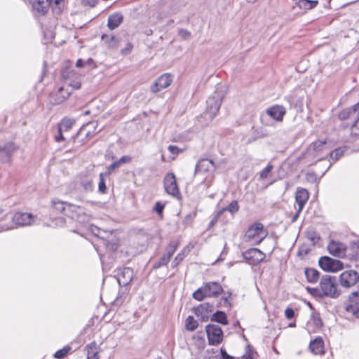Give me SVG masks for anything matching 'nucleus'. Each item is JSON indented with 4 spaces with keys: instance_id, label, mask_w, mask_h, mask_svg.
<instances>
[{
    "instance_id": "09e8293b",
    "label": "nucleus",
    "mask_w": 359,
    "mask_h": 359,
    "mask_svg": "<svg viewBox=\"0 0 359 359\" xmlns=\"http://www.w3.org/2000/svg\"><path fill=\"white\" fill-rule=\"evenodd\" d=\"M91 231L97 237H100L103 238L102 233H105L104 231L101 230L100 229L97 228L96 226H92Z\"/></svg>"
},
{
    "instance_id": "7c9ffc66",
    "label": "nucleus",
    "mask_w": 359,
    "mask_h": 359,
    "mask_svg": "<svg viewBox=\"0 0 359 359\" xmlns=\"http://www.w3.org/2000/svg\"><path fill=\"white\" fill-rule=\"evenodd\" d=\"M211 321L217 322L224 325L228 324V320L226 313L221 311H217L212 315L211 317Z\"/></svg>"
},
{
    "instance_id": "473e14b6",
    "label": "nucleus",
    "mask_w": 359,
    "mask_h": 359,
    "mask_svg": "<svg viewBox=\"0 0 359 359\" xmlns=\"http://www.w3.org/2000/svg\"><path fill=\"white\" fill-rule=\"evenodd\" d=\"M318 2L316 0H299L297 6L303 10H310L315 8Z\"/></svg>"
},
{
    "instance_id": "a18cd8bd",
    "label": "nucleus",
    "mask_w": 359,
    "mask_h": 359,
    "mask_svg": "<svg viewBox=\"0 0 359 359\" xmlns=\"http://www.w3.org/2000/svg\"><path fill=\"white\" fill-rule=\"evenodd\" d=\"M121 166V164L119 163L118 161H116L114 163H112L111 165H109L107 169V174H111L115 169L118 168Z\"/></svg>"
},
{
    "instance_id": "37998d69",
    "label": "nucleus",
    "mask_w": 359,
    "mask_h": 359,
    "mask_svg": "<svg viewBox=\"0 0 359 359\" xmlns=\"http://www.w3.org/2000/svg\"><path fill=\"white\" fill-rule=\"evenodd\" d=\"M273 169V165L269 164L262 172H260L259 177L262 180L266 179L269 174L271 172Z\"/></svg>"
},
{
    "instance_id": "49530a36",
    "label": "nucleus",
    "mask_w": 359,
    "mask_h": 359,
    "mask_svg": "<svg viewBox=\"0 0 359 359\" xmlns=\"http://www.w3.org/2000/svg\"><path fill=\"white\" fill-rule=\"evenodd\" d=\"M82 186L86 191H91L93 190V182L91 180L83 182Z\"/></svg>"
},
{
    "instance_id": "de8ad7c7",
    "label": "nucleus",
    "mask_w": 359,
    "mask_h": 359,
    "mask_svg": "<svg viewBox=\"0 0 359 359\" xmlns=\"http://www.w3.org/2000/svg\"><path fill=\"white\" fill-rule=\"evenodd\" d=\"M179 35L183 39H189L191 36V33L184 29H181L179 30Z\"/></svg>"
},
{
    "instance_id": "13d9d810",
    "label": "nucleus",
    "mask_w": 359,
    "mask_h": 359,
    "mask_svg": "<svg viewBox=\"0 0 359 359\" xmlns=\"http://www.w3.org/2000/svg\"><path fill=\"white\" fill-rule=\"evenodd\" d=\"M65 0H54V4H55V6H57V8L59 10V11H61V4Z\"/></svg>"
},
{
    "instance_id": "c03bdc74",
    "label": "nucleus",
    "mask_w": 359,
    "mask_h": 359,
    "mask_svg": "<svg viewBox=\"0 0 359 359\" xmlns=\"http://www.w3.org/2000/svg\"><path fill=\"white\" fill-rule=\"evenodd\" d=\"M311 319L313 323L316 325V327H320L323 325V322L318 314L313 313L311 316Z\"/></svg>"
},
{
    "instance_id": "e433bc0d",
    "label": "nucleus",
    "mask_w": 359,
    "mask_h": 359,
    "mask_svg": "<svg viewBox=\"0 0 359 359\" xmlns=\"http://www.w3.org/2000/svg\"><path fill=\"white\" fill-rule=\"evenodd\" d=\"M109 175L106 172H101L99 175V184H98V190L100 193H105L107 187L105 184V177Z\"/></svg>"
},
{
    "instance_id": "39448f33",
    "label": "nucleus",
    "mask_w": 359,
    "mask_h": 359,
    "mask_svg": "<svg viewBox=\"0 0 359 359\" xmlns=\"http://www.w3.org/2000/svg\"><path fill=\"white\" fill-rule=\"evenodd\" d=\"M67 216L77 221L79 223L85 224L91 219V214L83 207L70 203L67 208Z\"/></svg>"
},
{
    "instance_id": "9b49d317",
    "label": "nucleus",
    "mask_w": 359,
    "mask_h": 359,
    "mask_svg": "<svg viewBox=\"0 0 359 359\" xmlns=\"http://www.w3.org/2000/svg\"><path fill=\"white\" fill-rule=\"evenodd\" d=\"M359 280V274L353 270L344 271L340 275V284L344 287L353 286Z\"/></svg>"
},
{
    "instance_id": "a211bd4d",
    "label": "nucleus",
    "mask_w": 359,
    "mask_h": 359,
    "mask_svg": "<svg viewBox=\"0 0 359 359\" xmlns=\"http://www.w3.org/2000/svg\"><path fill=\"white\" fill-rule=\"evenodd\" d=\"M51 0H34L32 8L36 15H44L49 8Z\"/></svg>"
},
{
    "instance_id": "ea45409f",
    "label": "nucleus",
    "mask_w": 359,
    "mask_h": 359,
    "mask_svg": "<svg viewBox=\"0 0 359 359\" xmlns=\"http://www.w3.org/2000/svg\"><path fill=\"white\" fill-rule=\"evenodd\" d=\"M165 206V203H163L161 201H157L153 208V211L156 212L158 214V215L162 217Z\"/></svg>"
},
{
    "instance_id": "1a4fd4ad",
    "label": "nucleus",
    "mask_w": 359,
    "mask_h": 359,
    "mask_svg": "<svg viewBox=\"0 0 359 359\" xmlns=\"http://www.w3.org/2000/svg\"><path fill=\"white\" fill-rule=\"evenodd\" d=\"M172 81V76L165 73L160 76L151 86L150 90L153 93H157L170 86Z\"/></svg>"
},
{
    "instance_id": "2f4dec72",
    "label": "nucleus",
    "mask_w": 359,
    "mask_h": 359,
    "mask_svg": "<svg viewBox=\"0 0 359 359\" xmlns=\"http://www.w3.org/2000/svg\"><path fill=\"white\" fill-rule=\"evenodd\" d=\"M102 39L108 48H115L118 46L119 40L115 36L103 35Z\"/></svg>"
},
{
    "instance_id": "20e7f679",
    "label": "nucleus",
    "mask_w": 359,
    "mask_h": 359,
    "mask_svg": "<svg viewBox=\"0 0 359 359\" xmlns=\"http://www.w3.org/2000/svg\"><path fill=\"white\" fill-rule=\"evenodd\" d=\"M266 232L262 223L256 222L252 224L247 230L245 239L252 245H259L266 237Z\"/></svg>"
},
{
    "instance_id": "6e6d98bb",
    "label": "nucleus",
    "mask_w": 359,
    "mask_h": 359,
    "mask_svg": "<svg viewBox=\"0 0 359 359\" xmlns=\"http://www.w3.org/2000/svg\"><path fill=\"white\" fill-rule=\"evenodd\" d=\"M222 359H231V357L226 353L224 349L221 348Z\"/></svg>"
},
{
    "instance_id": "5701e85b",
    "label": "nucleus",
    "mask_w": 359,
    "mask_h": 359,
    "mask_svg": "<svg viewBox=\"0 0 359 359\" xmlns=\"http://www.w3.org/2000/svg\"><path fill=\"white\" fill-rule=\"evenodd\" d=\"M311 351L316 355H321L324 353L323 341L321 338L318 337L311 341L309 344Z\"/></svg>"
},
{
    "instance_id": "a19ab883",
    "label": "nucleus",
    "mask_w": 359,
    "mask_h": 359,
    "mask_svg": "<svg viewBox=\"0 0 359 359\" xmlns=\"http://www.w3.org/2000/svg\"><path fill=\"white\" fill-rule=\"evenodd\" d=\"M69 350H70L69 347H64L63 348L57 351L55 353L54 356H55V358H56L57 359H62L68 353Z\"/></svg>"
},
{
    "instance_id": "cd10ccee",
    "label": "nucleus",
    "mask_w": 359,
    "mask_h": 359,
    "mask_svg": "<svg viewBox=\"0 0 359 359\" xmlns=\"http://www.w3.org/2000/svg\"><path fill=\"white\" fill-rule=\"evenodd\" d=\"M208 304H201L194 309V313L197 316L201 317L203 321H205L208 318Z\"/></svg>"
},
{
    "instance_id": "0e129e2a",
    "label": "nucleus",
    "mask_w": 359,
    "mask_h": 359,
    "mask_svg": "<svg viewBox=\"0 0 359 359\" xmlns=\"http://www.w3.org/2000/svg\"><path fill=\"white\" fill-rule=\"evenodd\" d=\"M354 245H355V248H356L358 250L356 252V255H357L358 258L359 259V242H358L357 243H355Z\"/></svg>"
},
{
    "instance_id": "052dcab7",
    "label": "nucleus",
    "mask_w": 359,
    "mask_h": 359,
    "mask_svg": "<svg viewBox=\"0 0 359 359\" xmlns=\"http://www.w3.org/2000/svg\"><path fill=\"white\" fill-rule=\"evenodd\" d=\"M122 302H122V300H121V297H117V298L115 299V301H114V304H115L116 305H120V304H122Z\"/></svg>"
},
{
    "instance_id": "79ce46f5",
    "label": "nucleus",
    "mask_w": 359,
    "mask_h": 359,
    "mask_svg": "<svg viewBox=\"0 0 359 359\" xmlns=\"http://www.w3.org/2000/svg\"><path fill=\"white\" fill-rule=\"evenodd\" d=\"M357 116L358 118L351 127V134L354 136H359V112H357Z\"/></svg>"
},
{
    "instance_id": "4be33fe9",
    "label": "nucleus",
    "mask_w": 359,
    "mask_h": 359,
    "mask_svg": "<svg viewBox=\"0 0 359 359\" xmlns=\"http://www.w3.org/2000/svg\"><path fill=\"white\" fill-rule=\"evenodd\" d=\"M86 351L87 353V359H99L100 358V351L99 346L95 342L86 345Z\"/></svg>"
},
{
    "instance_id": "c85d7f7f",
    "label": "nucleus",
    "mask_w": 359,
    "mask_h": 359,
    "mask_svg": "<svg viewBox=\"0 0 359 359\" xmlns=\"http://www.w3.org/2000/svg\"><path fill=\"white\" fill-rule=\"evenodd\" d=\"M238 210L239 206L238 202L236 201H233L229 205L218 211L216 214V217H219L226 211L229 212L232 215H233V214L237 212Z\"/></svg>"
},
{
    "instance_id": "6e6552de",
    "label": "nucleus",
    "mask_w": 359,
    "mask_h": 359,
    "mask_svg": "<svg viewBox=\"0 0 359 359\" xmlns=\"http://www.w3.org/2000/svg\"><path fill=\"white\" fill-rule=\"evenodd\" d=\"M320 268L325 271L336 272L343 268V264L338 259L329 257H322L318 261Z\"/></svg>"
},
{
    "instance_id": "680f3d73",
    "label": "nucleus",
    "mask_w": 359,
    "mask_h": 359,
    "mask_svg": "<svg viewBox=\"0 0 359 359\" xmlns=\"http://www.w3.org/2000/svg\"><path fill=\"white\" fill-rule=\"evenodd\" d=\"M12 229H13V227H8V226H6L5 225H3L1 226V231H8V230H11Z\"/></svg>"
},
{
    "instance_id": "7ed1b4c3",
    "label": "nucleus",
    "mask_w": 359,
    "mask_h": 359,
    "mask_svg": "<svg viewBox=\"0 0 359 359\" xmlns=\"http://www.w3.org/2000/svg\"><path fill=\"white\" fill-rule=\"evenodd\" d=\"M224 96V91L222 88H217L214 94L210 97L206 103L205 114L212 119L218 113Z\"/></svg>"
},
{
    "instance_id": "dca6fc26",
    "label": "nucleus",
    "mask_w": 359,
    "mask_h": 359,
    "mask_svg": "<svg viewBox=\"0 0 359 359\" xmlns=\"http://www.w3.org/2000/svg\"><path fill=\"white\" fill-rule=\"evenodd\" d=\"M62 75L66 80L67 83L72 87L74 90H78L81 88V78L73 70H65Z\"/></svg>"
},
{
    "instance_id": "4c0bfd02",
    "label": "nucleus",
    "mask_w": 359,
    "mask_h": 359,
    "mask_svg": "<svg viewBox=\"0 0 359 359\" xmlns=\"http://www.w3.org/2000/svg\"><path fill=\"white\" fill-rule=\"evenodd\" d=\"M187 255V251L186 250H183L180 253H179L176 257L174 259V260L172 261V267H176L177 266L179 265V264L184 259V258L186 257Z\"/></svg>"
},
{
    "instance_id": "72a5a7b5",
    "label": "nucleus",
    "mask_w": 359,
    "mask_h": 359,
    "mask_svg": "<svg viewBox=\"0 0 359 359\" xmlns=\"http://www.w3.org/2000/svg\"><path fill=\"white\" fill-rule=\"evenodd\" d=\"M75 121L73 118H65L60 123L58 130L60 132L67 131L72 127Z\"/></svg>"
},
{
    "instance_id": "393cba45",
    "label": "nucleus",
    "mask_w": 359,
    "mask_h": 359,
    "mask_svg": "<svg viewBox=\"0 0 359 359\" xmlns=\"http://www.w3.org/2000/svg\"><path fill=\"white\" fill-rule=\"evenodd\" d=\"M16 149L15 144L11 142L6 144L4 147H0V154L1 153L4 154V156H1V161L4 162L8 159Z\"/></svg>"
},
{
    "instance_id": "423d86ee",
    "label": "nucleus",
    "mask_w": 359,
    "mask_h": 359,
    "mask_svg": "<svg viewBox=\"0 0 359 359\" xmlns=\"http://www.w3.org/2000/svg\"><path fill=\"white\" fill-rule=\"evenodd\" d=\"M205 332L210 345L215 346L222 342L223 339V331L219 325L208 324L205 327Z\"/></svg>"
},
{
    "instance_id": "8fccbe9b",
    "label": "nucleus",
    "mask_w": 359,
    "mask_h": 359,
    "mask_svg": "<svg viewBox=\"0 0 359 359\" xmlns=\"http://www.w3.org/2000/svg\"><path fill=\"white\" fill-rule=\"evenodd\" d=\"M285 316L287 319H292L294 316V311L291 308H287L285 311Z\"/></svg>"
},
{
    "instance_id": "58836bf2",
    "label": "nucleus",
    "mask_w": 359,
    "mask_h": 359,
    "mask_svg": "<svg viewBox=\"0 0 359 359\" xmlns=\"http://www.w3.org/2000/svg\"><path fill=\"white\" fill-rule=\"evenodd\" d=\"M344 150L342 148H338L331 151L330 156L333 161H336L344 155Z\"/></svg>"
},
{
    "instance_id": "864d4df0",
    "label": "nucleus",
    "mask_w": 359,
    "mask_h": 359,
    "mask_svg": "<svg viewBox=\"0 0 359 359\" xmlns=\"http://www.w3.org/2000/svg\"><path fill=\"white\" fill-rule=\"evenodd\" d=\"M118 161L121 165L122 164L130 163L131 161V157L128 156H123Z\"/></svg>"
},
{
    "instance_id": "412c9836",
    "label": "nucleus",
    "mask_w": 359,
    "mask_h": 359,
    "mask_svg": "<svg viewBox=\"0 0 359 359\" xmlns=\"http://www.w3.org/2000/svg\"><path fill=\"white\" fill-rule=\"evenodd\" d=\"M309 192L306 189L303 188L297 189L295 194V201L299 208V212H302L304 205L309 199Z\"/></svg>"
},
{
    "instance_id": "f257e3e1",
    "label": "nucleus",
    "mask_w": 359,
    "mask_h": 359,
    "mask_svg": "<svg viewBox=\"0 0 359 359\" xmlns=\"http://www.w3.org/2000/svg\"><path fill=\"white\" fill-rule=\"evenodd\" d=\"M223 291L221 285L217 282H210L205 283L201 287H199L193 293V298L202 301L205 297H216Z\"/></svg>"
},
{
    "instance_id": "c756f323",
    "label": "nucleus",
    "mask_w": 359,
    "mask_h": 359,
    "mask_svg": "<svg viewBox=\"0 0 359 359\" xmlns=\"http://www.w3.org/2000/svg\"><path fill=\"white\" fill-rule=\"evenodd\" d=\"M71 93L67 90L65 89L64 87H60L58 88L55 96V103L56 104H60L62 102H64L67 98L69 97Z\"/></svg>"
},
{
    "instance_id": "9d476101",
    "label": "nucleus",
    "mask_w": 359,
    "mask_h": 359,
    "mask_svg": "<svg viewBox=\"0 0 359 359\" xmlns=\"http://www.w3.org/2000/svg\"><path fill=\"white\" fill-rule=\"evenodd\" d=\"M243 257L250 264L256 265L264 259L265 255L259 249L251 248L245 251Z\"/></svg>"
},
{
    "instance_id": "4d7b16f0",
    "label": "nucleus",
    "mask_w": 359,
    "mask_h": 359,
    "mask_svg": "<svg viewBox=\"0 0 359 359\" xmlns=\"http://www.w3.org/2000/svg\"><path fill=\"white\" fill-rule=\"evenodd\" d=\"M62 133V132L59 131L58 135H56L55 137V140L56 142H60L61 140H62L64 139Z\"/></svg>"
},
{
    "instance_id": "6ab92c4d",
    "label": "nucleus",
    "mask_w": 359,
    "mask_h": 359,
    "mask_svg": "<svg viewBox=\"0 0 359 359\" xmlns=\"http://www.w3.org/2000/svg\"><path fill=\"white\" fill-rule=\"evenodd\" d=\"M329 252L335 257H344L345 255L346 248L344 245L339 242L332 241L327 245Z\"/></svg>"
},
{
    "instance_id": "e2e57ef3",
    "label": "nucleus",
    "mask_w": 359,
    "mask_h": 359,
    "mask_svg": "<svg viewBox=\"0 0 359 359\" xmlns=\"http://www.w3.org/2000/svg\"><path fill=\"white\" fill-rule=\"evenodd\" d=\"M300 212H299V208H298L297 210L296 214L292 217V222H294L298 218Z\"/></svg>"
},
{
    "instance_id": "bf43d9fd",
    "label": "nucleus",
    "mask_w": 359,
    "mask_h": 359,
    "mask_svg": "<svg viewBox=\"0 0 359 359\" xmlns=\"http://www.w3.org/2000/svg\"><path fill=\"white\" fill-rule=\"evenodd\" d=\"M76 66L79 68H81L84 66V62L81 59H79L76 61Z\"/></svg>"
},
{
    "instance_id": "f3484780",
    "label": "nucleus",
    "mask_w": 359,
    "mask_h": 359,
    "mask_svg": "<svg viewBox=\"0 0 359 359\" xmlns=\"http://www.w3.org/2000/svg\"><path fill=\"white\" fill-rule=\"evenodd\" d=\"M215 170V163L210 159L200 160L196 165L195 174L212 172Z\"/></svg>"
},
{
    "instance_id": "aec40b11",
    "label": "nucleus",
    "mask_w": 359,
    "mask_h": 359,
    "mask_svg": "<svg viewBox=\"0 0 359 359\" xmlns=\"http://www.w3.org/2000/svg\"><path fill=\"white\" fill-rule=\"evenodd\" d=\"M285 109L280 105L273 106L266 110V114L277 121H281L285 114Z\"/></svg>"
},
{
    "instance_id": "f8f14e48",
    "label": "nucleus",
    "mask_w": 359,
    "mask_h": 359,
    "mask_svg": "<svg viewBox=\"0 0 359 359\" xmlns=\"http://www.w3.org/2000/svg\"><path fill=\"white\" fill-rule=\"evenodd\" d=\"M346 310L355 318L359 319V292H353L349 296L346 305Z\"/></svg>"
},
{
    "instance_id": "774afa93",
    "label": "nucleus",
    "mask_w": 359,
    "mask_h": 359,
    "mask_svg": "<svg viewBox=\"0 0 359 359\" xmlns=\"http://www.w3.org/2000/svg\"><path fill=\"white\" fill-rule=\"evenodd\" d=\"M248 359H252V356L251 355H248Z\"/></svg>"
},
{
    "instance_id": "5fc2aeb1",
    "label": "nucleus",
    "mask_w": 359,
    "mask_h": 359,
    "mask_svg": "<svg viewBox=\"0 0 359 359\" xmlns=\"http://www.w3.org/2000/svg\"><path fill=\"white\" fill-rule=\"evenodd\" d=\"M133 48V45L130 44V43H128L127 45V47L126 48H124L123 50H122V53L123 54H126L128 53H129Z\"/></svg>"
},
{
    "instance_id": "2eb2a0df",
    "label": "nucleus",
    "mask_w": 359,
    "mask_h": 359,
    "mask_svg": "<svg viewBox=\"0 0 359 359\" xmlns=\"http://www.w3.org/2000/svg\"><path fill=\"white\" fill-rule=\"evenodd\" d=\"M133 278V271L129 267L119 269L117 271L116 279L121 286H126Z\"/></svg>"
},
{
    "instance_id": "bb28decb",
    "label": "nucleus",
    "mask_w": 359,
    "mask_h": 359,
    "mask_svg": "<svg viewBox=\"0 0 359 359\" xmlns=\"http://www.w3.org/2000/svg\"><path fill=\"white\" fill-rule=\"evenodd\" d=\"M123 21V15L120 13L111 15L108 19V27L113 30L118 27Z\"/></svg>"
},
{
    "instance_id": "b1692460",
    "label": "nucleus",
    "mask_w": 359,
    "mask_h": 359,
    "mask_svg": "<svg viewBox=\"0 0 359 359\" xmlns=\"http://www.w3.org/2000/svg\"><path fill=\"white\" fill-rule=\"evenodd\" d=\"M70 203L64 202L62 201L58 200H53L52 201V206L53 209L55 210L57 213H61L64 215L67 216V208H69Z\"/></svg>"
},
{
    "instance_id": "4468645a",
    "label": "nucleus",
    "mask_w": 359,
    "mask_h": 359,
    "mask_svg": "<svg viewBox=\"0 0 359 359\" xmlns=\"http://www.w3.org/2000/svg\"><path fill=\"white\" fill-rule=\"evenodd\" d=\"M178 243L176 241L170 242L166 248V253L163 255L162 257L159 259V260L154 264V268L158 269L166 265L169 262L174 252L176 251Z\"/></svg>"
},
{
    "instance_id": "c9c22d12",
    "label": "nucleus",
    "mask_w": 359,
    "mask_h": 359,
    "mask_svg": "<svg viewBox=\"0 0 359 359\" xmlns=\"http://www.w3.org/2000/svg\"><path fill=\"white\" fill-rule=\"evenodd\" d=\"M198 323L193 316H188L185 321L186 329L189 331H194L197 329Z\"/></svg>"
},
{
    "instance_id": "0eeeda50",
    "label": "nucleus",
    "mask_w": 359,
    "mask_h": 359,
    "mask_svg": "<svg viewBox=\"0 0 359 359\" xmlns=\"http://www.w3.org/2000/svg\"><path fill=\"white\" fill-rule=\"evenodd\" d=\"M164 188L167 194L176 198H180V191L179 190L176 178L172 172L168 173L164 178Z\"/></svg>"
},
{
    "instance_id": "603ef678",
    "label": "nucleus",
    "mask_w": 359,
    "mask_h": 359,
    "mask_svg": "<svg viewBox=\"0 0 359 359\" xmlns=\"http://www.w3.org/2000/svg\"><path fill=\"white\" fill-rule=\"evenodd\" d=\"M97 1L98 0H82V4L86 6L93 7L97 4Z\"/></svg>"
},
{
    "instance_id": "f03ea898",
    "label": "nucleus",
    "mask_w": 359,
    "mask_h": 359,
    "mask_svg": "<svg viewBox=\"0 0 359 359\" xmlns=\"http://www.w3.org/2000/svg\"><path fill=\"white\" fill-rule=\"evenodd\" d=\"M320 295L331 298L339 296L340 292L337 289L336 278L331 276H325L320 280L319 285Z\"/></svg>"
},
{
    "instance_id": "ddd939ff",
    "label": "nucleus",
    "mask_w": 359,
    "mask_h": 359,
    "mask_svg": "<svg viewBox=\"0 0 359 359\" xmlns=\"http://www.w3.org/2000/svg\"><path fill=\"white\" fill-rule=\"evenodd\" d=\"M12 221L18 226H28L34 223L35 216L27 212H15L12 218Z\"/></svg>"
},
{
    "instance_id": "338daca9",
    "label": "nucleus",
    "mask_w": 359,
    "mask_h": 359,
    "mask_svg": "<svg viewBox=\"0 0 359 359\" xmlns=\"http://www.w3.org/2000/svg\"><path fill=\"white\" fill-rule=\"evenodd\" d=\"M319 238H320L319 237L316 236V237L312 238H311V240H312L313 242H315V241H316V240H317V241H318V240H319Z\"/></svg>"
},
{
    "instance_id": "f704fd0d",
    "label": "nucleus",
    "mask_w": 359,
    "mask_h": 359,
    "mask_svg": "<svg viewBox=\"0 0 359 359\" xmlns=\"http://www.w3.org/2000/svg\"><path fill=\"white\" fill-rule=\"evenodd\" d=\"M306 279L310 283H316L319 278V272L314 269H306L305 270Z\"/></svg>"
},
{
    "instance_id": "3c124183",
    "label": "nucleus",
    "mask_w": 359,
    "mask_h": 359,
    "mask_svg": "<svg viewBox=\"0 0 359 359\" xmlns=\"http://www.w3.org/2000/svg\"><path fill=\"white\" fill-rule=\"evenodd\" d=\"M169 151L172 154H178L181 150L175 145H170L168 147Z\"/></svg>"
},
{
    "instance_id": "69168bd1",
    "label": "nucleus",
    "mask_w": 359,
    "mask_h": 359,
    "mask_svg": "<svg viewBox=\"0 0 359 359\" xmlns=\"http://www.w3.org/2000/svg\"><path fill=\"white\" fill-rule=\"evenodd\" d=\"M218 218H219V217H216V216H215V219H212V220L210 222L209 226H213V225L215 224V223L216 222V221L217 220V219H218Z\"/></svg>"
},
{
    "instance_id": "a878e982",
    "label": "nucleus",
    "mask_w": 359,
    "mask_h": 359,
    "mask_svg": "<svg viewBox=\"0 0 359 359\" xmlns=\"http://www.w3.org/2000/svg\"><path fill=\"white\" fill-rule=\"evenodd\" d=\"M326 147H327L326 142L319 140V141L314 142L311 144L309 150L311 151V149H313V151L316 153V156L318 158L319 160H320L323 158V155L318 154L323 153V151L326 149Z\"/></svg>"
}]
</instances>
